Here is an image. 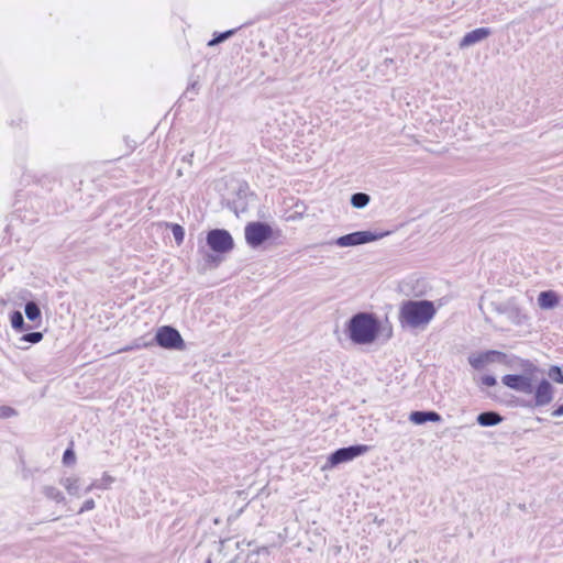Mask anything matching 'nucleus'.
Instances as JSON below:
<instances>
[{
	"instance_id": "obj_25",
	"label": "nucleus",
	"mask_w": 563,
	"mask_h": 563,
	"mask_svg": "<svg viewBox=\"0 0 563 563\" xmlns=\"http://www.w3.org/2000/svg\"><path fill=\"white\" fill-rule=\"evenodd\" d=\"M482 383L485 386L492 387V386H495L497 384V380L492 375H485V376L482 377Z\"/></svg>"
},
{
	"instance_id": "obj_20",
	"label": "nucleus",
	"mask_w": 563,
	"mask_h": 563,
	"mask_svg": "<svg viewBox=\"0 0 563 563\" xmlns=\"http://www.w3.org/2000/svg\"><path fill=\"white\" fill-rule=\"evenodd\" d=\"M45 495L52 499H54L57 503H60L64 500V496L59 489H57L54 486H48L45 488Z\"/></svg>"
},
{
	"instance_id": "obj_4",
	"label": "nucleus",
	"mask_w": 563,
	"mask_h": 563,
	"mask_svg": "<svg viewBox=\"0 0 563 563\" xmlns=\"http://www.w3.org/2000/svg\"><path fill=\"white\" fill-rule=\"evenodd\" d=\"M207 243L210 249L217 254H223L232 250L233 240L230 233L225 230H211L207 235ZM221 261L219 255H210L206 256V266L214 267Z\"/></svg>"
},
{
	"instance_id": "obj_8",
	"label": "nucleus",
	"mask_w": 563,
	"mask_h": 563,
	"mask_svg": "<svg viewBox=\"0 0 563 563\" xmlns=\"http://www.w3.org/2000/svg\"><path fill=\"white\" fill-rule=\"evenodd\" d=\"M274 235L273 228L261 221L249 222V246L256 249L271 240Z\"/></svg>"
},
{
	"instance_id": "obj_19",
	"label": "nucleus",
	"mask_w": 563,
	"mask_h": 563,
	"mask_svg": "<svg viewBox=\"0 0 563 563\" xmlns=\"http://www.w3.org/2000/svg\"><path fill=\"white\" fill-rule=\"evenodd\" d=\"M170 229L174 235V239L178 245H180L184 242L185 238V231L181 225L175 223L170 224Z\"/></svg>"
},
{
	"instance_id": "obj_1",
	"label": "nucleus",
	"mask_w": 563,
	"mask_h": 563,
	"mask_svg": "<svg viewBox=\"0 0 563 563\" xmlns=\"http://www.w3.org/2000/svg\"><path fill=\"white\" fill-rule=\"evenodd\" d=\"M437 309L430 300H406L399 308V322L402 328L423 329L434 318Z\"/></svg>"
},
{
	"instance_id": "obj_22",
	"label": "nucleus",
	"mask_w": 563,
	"mask_h": 563,
	"mask_svg": "<svg viewBox=\"0 0 563 563\" xmlns=\"http://www.w3.org/2000/svg\"><path fill=\"white\" fill-rule=\"evenodd\" d=\"M73 446H74V443L71 442L70 446L64 452L63 463L65 465H73L76 462V455H75Z\"/></svg>"
},
{
	"instance_id": "obj_15",
	"label": "nucleus",
	"mask_w": 563,
	"mask_h": 563,
	"mask_svg": "<svg viewBox=\"0 0 563 563\" xmlns=\"http://www.w3.org/2000/svg\"><path fill=\"white\" fill-rule=\"evenodd\" d=\"M369 201L371 197L365 192H355L351 196V205L356 209L365 208Z\"/></svg>"
},
{
	"instance_id": "obj_18",
	"label": "nucleus",
	"mask_w": 563,
	"mask_h": 563,
	"mask_svg": "<svg viewBox=\"0 0 563 563\" xmlns=\"http://www.w3.org/2000/svg\"><path fill=\"white\" fill-rule=\"evenodd\" d=\"M10 321L12 328H14L15 330H22L24 327L23 316L20 311L12 312L10 316Z\"/></svg>"
},
{
	"instance_id": "obj_11",
	"label": "nucleus",
	"mask_w": 563,
	"mask_h": 563,
	"mask_svg": "<svg viewBox=\"0 0 563 563\" xmlns=\"http://www.w3.org/2000/svg\"><path fill=\"white\" fill-rule=\"evenodd\" d=\"M504 356L505 354L503 352L492 350L481 353L478 355L470 356L468 363L475 369H481L482 367H484L485 364L498 361Z\"/></svg>"
},
{
	"instance_id": "obj_12",
	"label": "nucleus",
	"mask_w": 563,
	"mask_h": 563,
	"mask_svg": "<svg viewBox=\"0 0 563 563\" xmlns=\"http://www.w3.org/2000/svg\"><path fill=\"white\" fill-rule=\"evenodd\" d=\"M409 421L413 424H423L426 422H440L442 421V417L440 413L433 410L422 411H411L409 415Z\"/></svg>"
},
{
	"instance_id": "obj_17",
	"label": "nucleus",
	"mask_w": 563,
	"mask_h": 563,
	"mask_svg": "<svg viewBox=\"0 0 563 563\" xmlns=\"http://www.w3.org/2000/svg\"><path fill=\"white\" fill-rule=\"evenodd\" d=\"M495 310L498 313L507 314L508 318H512V314H516V316L520 314V309L518 307H515V306L498 305V306L495 307Z\"/></svg>"
},
{
	"instance_id": "obj_27",
	"label": "nucleus",
	"mask_w": 563,
	"mask_h": 563,
	"mask_svg": "<svg viewBox=\"0 0 563 563\" xmlns=\"http://www.w3.org/2000/svg\"><path fill=\"white\" fill-rule=\"evenodd\" d=\"M552 416L553 417H561L563 416V405H559L553 411H552Z\"/></svg>"
},
{
	"instance_id": "obj_21",
	"label": "nucleus",
	"mask_w": 563,
	"mask_h": 563,
	"mask_svg": "<svg viewBox=\"0 0 563 563\" xmlns=\"http://www.w3.org/2000/svg\"><path fill=\"white\" fill-rule=\"evenodd\" d=\"M549 377L555 383L563 384V372L559 366L550 367Z\"/></svg>"
},
{
	"instance_id": "obj_3",
	"label": "nucleus",
	"mask_w": 563,
	"mask_h": 563,
	"mask_svg": "<svg viewBox=\"0 0 563 563\" xmlns=\"http://www.w3.org/2000/svg\"><path fill=\"white\" fill-rule=\"evenodd\" d=\"M522 369V374H507L503 376L501 383L518 393L531 395L533 393V383L537 382L536 374L540 371L538 366L530 361H525Z\"/></svg>"
},
{
	"instance_id": "obj_13",
	"label": "nucleus",
	"mask_w": 563,
	"mask_h": 563,
	"mask_svg": "<svg viewBox=\"0 0 563 563\" xmlns=\"http://www.w3.org/2000/svg\"><path fill=\"white\" fill-rule=\"evenodd\" d=\"M503 420L504 417L493 410L481 412L476 418L477 423L482 427H494L499 424Z\"/></svg>"
},
{
	"instance_id": "obj_6",
	"label": "nucleus",
	"mask_w": 563,
	"mask_h": 563,
	"mask_svg": "<svg viewBox=\"0 0 563 563\" xmlns=\"http://www.w3.org/2000/svg\"><path fill=\"white\" fill-rule=\"evenodd\" d=\"M389 234L385 232H372V231H356L345 235H342L335 240V244L341 247L356 246L365 243L380 240Z\"/></svg>"
},
{
	"instance_id": "obj_30",
	"label": "nucleus",
	"mask_w": 563,
	"mask_h": 563,
	"mask_svg": "<svg viewBox=\"0 0 563 563\" xmlns=\"http://www.w3.org/2000/svg\"><path fill=\"white\" fill-rule=\"evenodd\" d=\"M206 563H210V561H207Z\"/></svg>"
},
{
	"instance_id": "obj_10",
	"label": "nucleus",
	"mask_w": 563,
	"mask_h": 563,
	"mask_svg": "<svg viewBox=\"0 0 563 563\" xmlns=\"http://www.w3.org/2000/svg\"><path fill=\"white\" fill-rule=\"evenodd\" d=\"M492 34L489 27H478L471 32H467L459 43L460 48L470 47L485 38H487Z\"/></svg>"
},
{
	"instance_id": "obj_29",
	"label": "nucleus",
	"mask_w": 563,
	"mask_h": 563,
	"mask_svg": "<svg viewBox=\"0 0 563 563\" xmlns=\"http://www.w3.org/2000/svg\"><path fill=\"white\" fill-rule=\"evenodd\" d=\"M521 313L519 316L512 314V318H509L512 322L519 324L521 322Z\"/></svg>"
},
{
	"instance_id": "obj_14",
	"label": "nucleus",
	"mask_w": 563,
	"mask_h": 563,
	"mask_svg": "<svg viewBox=\"0 0 563 563\" xmlns=\"http://www.w3.org/2000/svg\"><path fill=\"white\" fill-rule=\"evenodd\" d=\"M559 303V296L552 290L541 291L538 296V305L542 309H552Z\"/></svg>"
},
{
	"instance_id": "obj_9",
	"label": "nucleus",
	"mask_w": 563,
	"mask_h": 563,
	"mask_svg": "<svg viewBox=\"0 0 563 563\" xmlns=\"http://www.w3.org/2000/svg\"><path fill=\"white\" fill-rule=\"evenodd\" d=\"M533 407H544L552 402L554 397V387L547 379L542 378L533 383Z\"/></svg>"
},
{
	"instance_id": "obj_23",
	"label": "nucleus",
	"mask_w": 563,
	"mask_h": 563,
	"mask_svg": "<svg viewBox=\"0 0 563 563\" xmlns=\"http://www.w3.org/2000/svg\"><path fill=\"white\" fill-rule=\"evenodd\" d=\"M43 334L41 332H31L27 334H24L21 340L30 343H38L42 341Z\"/></svg>"
},
{
	"instance_id": "obj_16",
	"label": "nucleus",
	"mask_w": 563,
	"mask_h": 563,
	"mask_svg": "<svg viewBox=\"0 0 563 563\" xmlns=\"http://www.w3.org/2000/svg\"><path fill=\"white\" fill-rule=\"evenodd\" d=\"M25 314L27 319L36 320L41 318V310L35 302L30 301L25 305Z\"/></svg>"
},
{
	"instance_id": "obj_24",
	"label": "nucleus",
	"mask_w": 563,
	"mask_h": 563,
	"mask_svg": "<svg viewBox=\"0 0 563 563\" xmlns=\"http://www.w3.org/2000/svg\"><path fill=\"white\" fill-rule=\"evenodd\" d=\"M232 33H233V31H227L224 33H221L220 35H218L214 38H212L211 41H209L208 45L209 46L217 45V44L221 43L222 41H224L225 38H228Z\"/></svg>"
},
{
	"instance_id": "obj_7",
	"label": "nucleus",
	"mask_w": 563,
	"mask_h": 563,
	"mask_svg": "<svg viewBox=\"0 0 563 563\" xmlns=\"http://www.w3.org/2000/svg\"><path fill=\"white\" fill-rule=\"evenodd\" d=\"M368 451L369 446L365 444H354L340 448L330 454L328 457V464L333 467L341 463L353 461L354 459L367 453Z\"/></svg>"
},
{
	"instance_id": "obj_28",
	"label": "nucleus",
	"mask_w": 563,
	"mask_h": 563,
	"mask_svg": "<svg viewBox=\"0 0 563 563\" xmlns=\"http://www.w3.org/2000/svg\"><path fill=\"white\" fill-rule=\"evenodd\" d=\"M75 485V481L67 479V484H65L66 489L70 493Z\"/></svg>"
},
{
	"instance_id": "obj_2",
	"label": "nucleus",
	"mask_w": 563,
	"mask_h": 563,
	"mask_svg": "<svg viewBox=\"0 0 563 563\" xmlns=\"http://www.w3.org/2000/svg\"><path fill=\"white\" fill-rule=\"evenodd\" d=\"M347 332L355 344H369L378 335L379 322L372 313L358 312L349 320Z\"/></svg>"
},
{
	"instance_id": "obj_5",
	"label": "nucleus",
	"mask_w": 563,
	"mask_h": 563,
	"mask_svg": "<svg viewBox=\"0 0 563 563\" xmlns=\"http://www.w3.org/2000/svg\"><path fill=\"white\" fill-rule=\"evenodd\" d=\"M155 342L165 350L183 351L186 349L181 334L170 325H162L156 330Z\"/></svg>"
},
{
	"instance_id": "obj_26",
	"label": "nucleus",
	"mask_w": 563,
	"mask_h": 563,
	"mask_svg": "<svg viewBox=\"0 0 563 563\" xmlns=\"http://www.w3.org/2000/svg\"><path fill=\"white\" fill-rule=\"evenodd\" d=\"M95 508V501L93 499H88L84 503V505L81 506L80 510H79V514H82L85 511H88V510H92Z\"/></svg>"
}]
</instances>
